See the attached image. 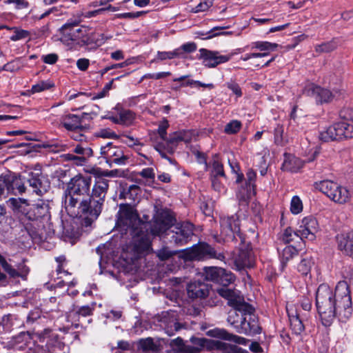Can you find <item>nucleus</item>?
Masks as SVG:
<instances>
[{
    "label": "nucleus",
    "instance_id": "1",
    "mask_svg": "<svg viewBox=\"0 0 353 353\" xmlns=\"http://www.w3.org/2000/svg\"><path fill=\"white\" fill-rule=\"evenodd\" d=\"M316 305L325 325H329L336 315L342 320L348 319L352 312L350 287L345 281H339L334 292L326 284L319 286Z\"/></svg>",
    "mask_w": 353,
    "mask_h": 353
},
{
    "label": "nucleus",
    "instance_id": "2",
    "mask_svg": "<svg viewBox=\"0 0 353 353\" xmlns=\"http://www.w3.org/2000/svg\"><path fill=\"white\" fill-rule=\"evenodd\" d=\"M117 225L132 236V250L137 254L148 253L151 250L149 224L142 222L136 210L128 204H121L117 213Z\"/></svg>",
    "mask_w": 353,
    "mask_h": 353
},
{
    "label": "nucleus",
    "instance_id": "3",
    "mask_svg": "<svg viewBox=\"0 0 353 353\" xmlns=\"http://www.w3.org/2000/svg\"><path fill=\"white\" fill-rule=\"evenodd\" d=\"M92 179L78 174L67 184L63 204L67 213L72 217L85 216L89 210L90 189Z\"/></svg>",
    "mask_w": 353,
    "mask_h": 353
},
{
    "label": "nucleus",
    "instance_id": "4",
    "mask_svg": "<svg viewBox=\"0 0 353 353\" xmlns=\"http://www.w3.org/2000/svg\"><path fill=\"white\" fill-rule=\"evenodd\" d=\"M80 18L70 19L60 29V41L69 50H76L79 47L94 42V33L86 26H79Z\"/></svg>",
    "mask_w": 353,
    "mask_h": 353
},
{
    "label": "nucleus",
    "instance_id": "5",
    "mask_svg": "<svg viewBox=\"0 0 353 353\" xmlns=\"http://www.w3.org/2000/svg\"><path fill=\"white\" fill-rule=\"evenodd\" d=\"M314 188L325 194L330 200L339 203L345 204L351 199L350 191L336 182L330 180H324L316 182Z\"/></svg>",
    "mask_w": 353,
    "mask_h": 353
},
{
    "label": "nucleus",
    "instance_id": "6",
    "mask_svg": "<svg viewBox=\"0 0 353 353\" xmlns=\"http://www.w3.org/2000/svg\"><path fill=\"white\" fill-rule=\"evenodd\" d=\"M108 181L103 178H99L94 183L90 200L88 201L89 210L86 216L97 218L102 210L105 198L108 190Z\"/></svg>",
    "mask_w": 353,
    "mask_h": 353
},
{
    "label": "nucleus",
    "instance_id": "7",
    "mask_svg": "<svg viewBox=\"0 0 353 353\" xmlns=\"http://www.w3.org/2000/svg\"><path fill=\"white\" fill-rule=\"evenodd\" d=\"M353 138V125L346 121L336 122L320 133V139L325 142Z\"/></svg>",
    "mask_w": 353,
    "mask_h": 353
},
{
    "label": "nucleus",
    "instance_id": "8",
    "mask_svg": "<svg viewBox=\"0 0 353 353\" xmlns=\"http://www.w3.org/2000/svg\"><path fill=\"white\" fill-rule=\"evenodd\" d=\"M181 256L185 261L203 260L206 259H217L223 260L224 256L221 253H216L210 245L203 243L191 248L183 250Z\"/></svg>",
    "mask_w": 353,
    "mask_h": 353
},
{
    "label": "nucleus",
    "instance_id": "9",
    "mask_svg": "<svg viewBox=\"0 0 353 353\" xmlns=\"http://www.w3.org/2000/svg\"><path fill=\"white\" fill-rule=\"evenodd\" d=\"M37 337L39 341L34 345L35 353H54L56 347L60 346L57 335L50 329H46L37 334Z\"/></svg>",
    "mask_w": 353,
    "mask_h": 353
},
{
    "label": "nucleus",
    "instance_id": "10",
    "mask_svg": "<svg viewBox=\"0 0 353 353\" xmlns=\"http://www.w3.org/2000/svg\"><path fill=\"white\" fill-rule=\"evenodd\" d=\"M101 154L110 166H112V163L118 165H125L129 159L128 154H125L121 148L113 145L112 143H108L101 148Z\"/></svg>",
    "mask_w": 353,
    "mask_h": 353
},
{
    "label": "nucleus",
    "instance_id": "11",
    "mask_svg": "<svg viewBox=\"0 0 353 353\" xmlns=\"http://www.w3.org/2000/svg\"><path fill=\"white\" fill-rule=\"evenodd\" d=\"M218 294L228 301V305L239 312H251L252 307L245 302L244 299L237 290L221 287L216 290Z\"/></svg>",
    "mask_w": 353,
    "mask_h": 353
},
{
    "label": "nucleus",
    "instance_id": "12",
    "mask_svg": "<svg viewBox=\"0 0 353 353\" xmlns=\"http://www.w3.org/2000/svg\"><path fill=\"white\" fill-rule=\"evenodd\" d=\"M236 269L241 270L252 268L255 265V256L249 243H242L233 256Z\"/></svg>",
    "mask_w": 353,
    "mask_h": 353
},
{
    "label": "nucleus",
    "instance_id": "13",
    "mask_svg": "<svg viewBox=\"0 0 353 353\" xmlns=\"http://www.w3.org/2000/svg\"><path fill=\"white\" fill-rule=\"evenodd\" d=\"M319 230L317 220L312 216L304 217L299 223L297 235L301 239H307L309 241H314L316 239V234Z\"/></svg>",
    "mask_w": 353,
    "mask_h": 353
},
{
    "label": "nucleus",
    "instance_id": "14",
    "mask_svg": "<svg viewBox=\"0 0 353 353\" xmlns=\"http://www.w3.org/2000/svg\"><path fill=\"white\" fill-rule=\"evenodd\" d=\"M239 232L240 226L236 216L221 218V236L223 241H232L235 238V234H239Z\"/></svg>",
    "mask_w": 353,
    "mask_h": 353
},
{
    "label": "nucleus",
    "instance_id": "15",
    "mask_svg": "<svg viewBox=\"0 0 353 353\" xmlns=\"http://www.w3.org/2000/svg\"><path fill=\"white\" fill-rule=\"evenodd\" d=\"M203 65L208 68H215L219 64L228 62L231 55H222L218 51L202 48L199 50Z\"/></svg>",
    "mask_w": 353,
    "mask_h": 353
},
{
    "label": "nucleus",
    "instance_id": "16",
    "mask_svg": "<svg viewBox=\"0 0 353 353\" xmlns=\"http://www.w3.org/2000/svg\"><path fill=\"white\" fill-rule=\"evenodd\" d=\"M172 239L176 245H184L193 234V225L190 223H179L172 231Z\"/></svg>",
    "mask_w": 353,
    "mask_h": 353
},
{
    "label": "nucleus",
    "instance_id": "17",
    "mask_svg": "<svg viewBox=\"0 0 353 353\" xmlns=\"http://www.w3.org/2000/svg\"><path fill=\"white\" fill-rule=\"evenodd\" d=\"M173 218L167 212L159 214L153 224L150 226V232L153 235H160L166 232L173 224Z\"/></svg>",
    "mask_w": 353,
    "mask_h": 353
},
{
    "label": "nucleus",
    "instance_id": "18",
    "mask_svg": "<svg viewBox=\"0 0 353 353\" xmlns=\"http://www.w3.org/2000/svg\"><path fill=\"white\" fill-rule=\"evenodd\" d=\"M5 182L6 193L14 195L21 194L26 192V187L21 179L14 174H6L2 175Z\"/></svg>",
    "mask_w": 353,
    "mask_h": 353
},
{
    "label": "nucleus",
    "instance_id": "19",
    "mask_svg": "<svg viewBox=\"0 0 353 353\" xmlns=\"http://www.w3.org/2000/svg\"><path fill=\"white\" fill-rule=\"evenodd\" d=\"M245 314L242 323L238 325L236 332L240 334H259L261 332V327H259L256 317L252 315V312H243Z\"/></svg>",
    "mask_w": 353,
    "mask_h": 353
},
{
    "label": "nucleus",
    "instance_id": "20",
    "mask_svg": "<svg viewBox=\"0 0 353 353\" xmlns=\"http://www.w3.org/2000/svg\"><path fill=\"white\" fill-rule=\"evenodd\" d=\"M339 249L345 255L353 257V232H348L337 235Z\"/></svg>",
    "mask_w": 353,
    "mask_h": 353
},
{
    "label": "nucleus",
    "instance_id": "21",
    "mask_svg": "<svg viewBox=\"0 0 353 353\" xmlns=\"http://www.w3.org/2000/svg\"><path fill=\"white\" fill-rule=\"evenodd\" d=\"M306 92L308 95L314 97L318 103L329 102L334 96V94L329 90L314 85H310L306 90Z\"/></svg>",
    "mask_w": 353,
    "mask_h": 353
},
{
    "label": "nucleus",
    "instance_id": "22",
    "mask_svg": "<svg viewBox=\"0 0 353 353\" xmlns=\"http://www.w3.org/2000/svg\"><path fill=\"white\" fill-rule=\"evenodd\" d=\"M208 334L215 338L231 341L239 344L247 345L250 341L244 337L228 333L225 330L215 328L208 332Z\"/></svg>",
    "mask_w": 353,
    "mask_h": 353
},
{
    "label": "nucleus",
    "instance_id": "23",
    "mask_svg": "<svg viewBox=\"0 0 353 353\" xmlns=\"http://www.w3.org/2000/svg\"><path fill=\"white\" fill-rule=\"evenodd\" d=\"M8 205L14 214H21L27 219L30 205L26 199L21 198H10L7 201Z\"/></svg>",
    "mask_w": 353,
    "mask_h": 353
},
{
    "label": "nucleus",
    "instance_id": "24",
    "mask_svg": "<svg viewBox=\"0 0 353 353\" xmlns=\"http://www.w3.org/2000/svg\"><path fill=\"white\" fill-rule=\"evenodd\" d=\"M189 297L192 299L204 298L208 295L209 288L207 284L203 282H192L187 287Z\"/></svg>",
    "mask_w": 353,
    "mask_h": 353
},
{
    "label": "nucleus",
    "instance_id": "25",
    "mask_svg": "<svg viewBox=\"0 0 353 353\" xmlns=\"http://www.w3.org/2000/svg\"><path fill=\"white\" fill-rule=\"evenodd\" d=\"M303 166V162L293 154L285 153L282 169L284 171L296 172Z\"/></svg>",
    "mask_w": 353,
    "mask_h": 353
},
{
    "label": "nucleus",
    "instance_id": "26",
    "mask_svg": "<svg viewBox=\"0 0 353 353\" xmlns=\"http://www.w3.org/2000/svg\"><path fill=\"white\" fill-rule=\"evenodd\" d=\"M194 343L195 344L199 345L200 347L206 348L209 350H217L228 352L229 349L228 344L219 341L218 340L206 339L201 338L196 339Z\"/></svg>",
    "mask_w": 353,
    "mask_h": 353
},
{
    "label": "nucleus",
    "instance_id": "27",
    "mask_svg": "<svg viewBox=\"0 0 353 353\" xmlns=\"http://www.w3.org/2000/svg\"><path fill=\"white\" fill-rule=\"evenodd\" d=\"M61 125L70 131L82 130L81 119L76 114H68L63 117L61 119Z\"/></svg>",
    "mask_w": 353,
    "mask_h": 353
},
{
    "label": "nucleus",
    "instance_id": "28",
    "mask_svg": "<svg viewBox=\"0 0 353 353\" xmlns=\"http://www.w3.org/2000/svg\"><path fill=\"white\" fill-rule=\"evenodd\" d=\"M49 214L48 206L44 203L30 205L27 219L37 220L39 218L48 216Z\"/></svg>",
    "mask_w": 353,
    "mask_h": 353
},
{
    "label": "nucleus",
    "instance_id": "29",
    "mask_svg": "<svg viewBox=\"0 0 353 353\" xmlns=\"http://www.w3.org/2000/svg\"><path fill=\"white\" fill-rule=\"evenodd\" d=\"M170 345L172 350L176 353H197L199 351L196 347L185 345L180 337L172 340Z\"/></svg>",
    "mask_w": 353,
    "mask_h": 353
},
{
    "label": "nucleus",
    "instance_id": "30",
    "mask_svg": "<svg viewBox=\"0 0 353 353\" xmlns=\"http://www.w3.org/2000/svg\"><path fill=\"white\" fill-rule=\"evenodd\" d=\"M168 316H170V319L168 320L166 316L163 317V323H165V332L169 335H173L176 331L180 329V325L179 323L176 322V314L172 312L170 313H168Z\"/></svg>",
    "mask_w": 353,
    "mask_h": 353
},
{
    "label": "nucleus",
    "instance_id": "31",
    "mask_svg": "<svg viewBox=\"0 0 353 353\" xmlns=\"http://www.w3.org/2000/svg\"><path fill=\"white\" fill-rule=\"evenodd\" d=\"M32 339V338L28 332H21L12 339V345L16 349L21 350L29 347Z\"/></svg>",
    "mask_w": 353,
    "mask_h": 353
},
{
    "label": "nucleus",
    "instance_id": "32",
    "mask_svg": "<svg viewBox=\"0 0 353 353\" xmlns=\"http://www.w3.org/2000/svg\"><path fill=\"white\" fill-rule=\"evenodd\" d=\"M246 177L248 181L246 192L243 193L242 195H241V192L238 194V196L239 197V199L241 201H246L250 197L252 190H253L254 188L256 172L252 169H250L246 173Z\"/></svg>",
    "mask_w": 353,
    "mask_h": 353
},
{
    "label": "nucleus",
    "instance_id": "33",
    "mask_svg": "<svg viewBox=\"0 0 353 353\" xmlns=\"http://www.w3.org/2000/svg\"><path fill=\"white\" fill-rule=\"evenodd\" d=\"M140 192V188L137 185H131L128 188L123 189L121 192L120 196L134 202Z\"/></svg>",
    "mask_w": 353,
    "mask_h": 353
},
{
    "label": "nucleus",
    "instance_id": "34",
    "mask_svg": "<svg viewBox=\"0 0 353 353\" xmlns=\"http://www.w3.org/2000/svg\"><path fill=\"white\" fill-rule=\"evenodd\" d=\"M245 314L244 312H241L238 310L235 309L229 312L228 317V322L232 325L236 330L238 325L242 323L243 318Z\"/></svg>",
    "mask_w": 353,
    "mask_h": 353
},
{
    "label": "nucleus",
    "instance_id": "35",
    "mask_svg": "<svg viewBox=\"0 0 353 353\" xmlns=\"http://www.w3.org/2000/svg\"><path fill=\"white\" fill-rule=\"evenodd\" d=\"M298 255V250L292 245L286 246L282 251L281 261L282 268H284L287 263L294 256Z\"/></svg>",
    "mask_w": 353,
    "mask_h": 353
},
{
    "label": "nucleus",
    "instance_id": "36",
    "mask_svg": "<svg viewBox=\"0 0 353 353\" xmlns=\"http://www.w3.org/2000/svg\"><path fill=\"white\" fill-rule=\"evenodd\" d=\"M274 143L277 145L280 146H283L288 142L287 137L284 135V129L283 125L277 124L274 130Z\"/></svg>",
    "mask_w": 353,
    "mask_h": 353
},
{
    "label": "nucleus",
    "instance_id": "37",
    "mask_svg": "<svg viewBox=\"0 0 353 353\" xmlns=\"http://www.w3.org/2000/svg\"><path fill=\"white\" fill-rule=\"evenodd\" d=\"M205 277L206 280L217 283L218 279L224 272V269L215 267L205 268Z\"/></svg>",
    "mask_w": 353,
    "mask_h": 353
},
{
    "label": "nucleus",
    "instance_id": "38",
    "mask_svg": "<svg viewBox=\"0 0 353 353\" xmlns=\"http://www.w3.org/2000/svg\"><path fill=\"white\" fill-rule=\"evenodd\" d=\"M338 46V43L335 39L323 43L315 46L316 52L319 53H327L334 50Z\"/></svg>",
    "mask_w": 353,
    "mask_h": 353
},
{
    "label": "nucleus",
    "instance_id": "39",
    "mask_svg": "<svg viewBox=\"0 0 353 353\" xmlns=\"http://www.w3.org/2000/svg\"><path fill=\"white\" fill-rule=\"evenodd\" d=\"M290 328L296 334L299 335L304 331V325L301 319L297 316L290 317Z\"/></svg>",
    "mask_w": 353,
    "mask_h": 353
},
{
    "label": "nucleus",
    "instance_id": "40",
    "mask_svg": "<svg viewBox=\"0 0 353 353\" xmlns=\"http://www.w3.org/2000/svg\"><path fill=\"white\" fill-rule=\"evenodd\" d=\"M276 43L268 41H256L252 43V49H257L261 51H272L277 48Z\"/></svg>",
    "mask_w": 353,
    "mask_h": 353
},
{
    "label": "nucleus",
    "instance_id": "41",
    "mask_svg": "<svg viewBox=\"0 0 353 353\" xmlns=\"http://www.w3.org/2000/svg\"><path fill=\"white\" fill-rule=\"evenodd\" d=\"M28 181L30 186L33 188V192L37 194L42 195L47 191L46 188L42 185L41 180L39 178L32 177L28 180Z\"/></svg>",
    "mask_w": 353,
    "mask_h": 353
},
{
    "label": "nucleus",
    "instance_id": "42",
    "mask_svg": "<svg viewBox=\"0 0 353 353\" xmlns=\"http://www.w3.org/2000/svg\"><path fill=\"white\" fill-rule=\"evenodd\" d=\"M121 124L124 125H131L134 120V113L128 110H123L121 111L119 114Z\"/></svg>",
    "mask_w": 353,
    "mask_h": 353
},
{
    "label": "nucleus",
    "instance_id": "43",
    "mask_svg": "<svg viewBox=\"0 0 353 353\" xmlns=\"http://www.w3.org/2000/svg\"><path fill=\"white\" fill-rule=\"evenodd\" d=\"M54 86V84L50 81H41L33 85L30 90L31 94L40 92L48 90Z\"/></svg>",
    "mask_w": 353,
    "mask_h": 353
},
{
    "label": "nucleus",
    "instance_id": "44",
    "mask_svg": "<svg viewBox=\"0 0 353 353\" xmlns=\"http://www.w3.org/2000/svg\"><path fill=\"white\" fill-rule=\"evenodd\" d=\"M241 121L232 120L225 125L224 132L228 134H236L241 130Z\"/></svg>",
    "mask_w": 353,
    "mask_h": 353
},
{
    "label": "nucleus",
    "instance_id": "45",
    "mask_svg": "<svg viewBox=\"0 0 353 353\" xmlns=\"http://www.w3.org/2000/svg\"><path fill=\"white\" fill-rule=\"evenodd\" d=\"M234 275L230 272H227L225 270H224V272L220 275L217 283L222 285L223 287L226 288V285L234 282Z\"/></svg>",
    "mask_w": 353,
    "mask_h": 353
},
{
    "label": "nucleus",
    "instance_id": "46",
    "mask_svg": "<svg viewBox=\"0 0 353 353\" xmlns=\"http://www.w3.org/2000/svg\"><path fill=\"white\" fill-rule=\"evenodd\" d=\"M0 264L1 265L3 270L11 276L13 278L21 276V274L13 268L10 264L7 263L6 259L0 256Z\"/></svg>",
    "mask_w": 353,
    "mask_h": 353
},
{
    "label": "nucleus",
    "instance_id": "47",
    "mask_svg": "<svg viewBox=\"0 0 353 353\" xmlns=\"http://www.w3.org/2000/svg\"><path fill=\"white\" fill-rule=\"evenodd\" d=\"M313 262L310 259H303L298 265L297 269L303 275H307L310 272Z\"/></svg>",
    "mask_w": 353,
    "mask_h": 353
},
{
    "label": "nucleus",
    "instance_id": "48",
    "mask_svg": "<svg viewBox=\"0 0 353 353\" xmlns=\"http://www.w3.org/2000/svg\"><path fill=\"white\" fill-rule=\"evenodd\" d=\"M303 203L300 198L297 196L292 197L290 203V211L294 214H297L302 212Z\"/></svg>",
    "mask_w": 353,
    "mask_h": 353
},
{
    "label": "nucleus",
    "instance_id": "49",
    "mask_svg": "<svg viewBox=\"0 0 353 353\" xmlns=\"http://www.w3.org/2000/svg\"><path fill=\"white\" fill-rule=\"evenodd\" d=\"M214 177H225L223 165L218 160H214L212 164V178Z\"/></svg>",
    "mask_w": 353,
    "mask_h": 353
},
{
    "label": "nucleus",
    "instance_id": "50",
    "mask_svg": "<svg viewBox=\"0 0 353 353\" xmlns=\"http://www.w3.org/2000/svg\"><path fill=\"white\" fill-rule=\"evenodd\" d=\"M10 30H14V34L10 37V39L13 41L26 39L30 35L29 32L25 30L17 28H10Z\"/></svg>",
    "mask_w": 353,
    "mask_h": 353
},
{
    "label": "nucleus",
    "instance_id": "51",
    "mask_svg": "<svg viewBox=\"0 0 353 353\" xmlns=\"http://www.w3.org/2000/svg\"><path fill=\"white\" fill-rule=\"evenodd\" d=\"M74 152L79 154L80 157H85L86 161L93 154L92 150L90 148H83L81 145H77L74 148Z\"/></svg>",
    "mask_w": 353,
    "mask_h": 353
},
{
    "label": "nucleus",
    "instance_id": "52",
    "mask_svg": "<svg viewBox=\"0 0 353 353\" xmlns=\"http://www.w3.org/2000/svg\"><path fill=\"white\" fill-rule=\"evenodd\" d=\"M95 304L93 303L91 305H84L79 307H77L76 310V314L80 316H88L92 314V312L94 310Z\"/></svg>",
    "mask_w": 353,
    "mask_h": 353
},
{
    "label": "nucleus",
    "instance_id": "53",
    "mask_svg": "<svg viewBox=\"0 0 353 353\" xmlns=\"http://www.w3.org/2000/svg\"><path fill=\"white\" fill-rule=\"evenodd\" d=\"M214 0H205L199 3L195 8H192L191 11L194 13L199 12H204L208 10L213 5Z\"/></svg>",
    "mask_w": 353,
    "mask_h": 353
},
{
    "label": "nucleus",
    "instance_id": "54",
    "mask_svg": "<svg viewBox=\"0 0 353 353\" xmlns=\"http://www.w3.org/2000/svg\"><path fill=\"white\" fill-rule=\"evenodd\" d=\"M180 54L181 50L176 49L172 52H159L157 54V57L161 60H165L167 59H171L179 56Z\"/></svg>",
    "mask_w": 353,
    "mask_h": 353
},
{
    "label": "nucleus",
    "instance_id": "55",
    "mask_svg": "<svg viewBox=\"0 0 353 353\" xmlns=\"http://www.w3.org/2000/svg\"><path fill=\"white\" fill-rule=\"evenodd\" d=\"M294 236H299L297 235V231L294 232L291 228H288L284 230L282 236V240L286 243H289L294 240Z\"/></svg>",
    "mask_w": 353,
    "mask_h": 353
},
{
    "label": "nucleus",
    "instance_id": "56",
    "mask_svg": "<svg viewBox=\"0 0 353 353\" xmlns=\"http://www.w3.org/2000/svg\"><path fill=\"white\" fill-rule=\"evenodd\" d=\"M174 254V252L170 250L168 248H163L157 252V256L161 261H165L170 259Z\"/></svg>",
    "mask_w": 353,
    "mask_h": 353
},
{
    "label": "nucleus",
    "instance_id": "57",
    "mask_svg": "<svg viewBox=\"0 0 353 353\" xmlns=\"http://www.w3.org/2000/svg\"><path fill=\"white\" fill-rule=\"evenodd\" d=\"M164 141H165L168 145H176L179 141H181L180 131L174 132L170 134L168 137L165 138V140H164Z\"/></svg>",
    "mask_w": 353,
    "mask_h": 353
},
{
    "label": "nucleus",
    "instance_id": "58",
    "mask_svg": "<svg viewBox=\"0 0 353 353\" xmlns=\"http://www.w3.org/2000/svg\"><path fill=\"white\" fill-rule=\"evenodd\" d=\"M97 137L103 139H117L118 136L110 129H101L97 132Z\"/></svg>",
    "mask_w": 353,
    "mask_h": 353
},
{
    "label": "nucleus",
    "instance_id": "59",
    "mask_svg": "<svg viewBox=\"0 0 353 353\" xmlns=\"http://www.w3.org/2000/svg\"><path fill=\"white\" fill-rule=\"evenodd\" d=\"M20 67V61L17 59L5 64L3 67V70L6 71L14 72L18 70Z\"/></svg>",
    "mask_w": 353,
    "mask_h": 353
},
{
    "label": "nucleus",
    "instance_id": "60",
    "mask_svg": "<svg viewBox=\"0 0 353 353\" xmlns=\"http://www.w3.org/2000/svg\"><path fill=\"white\" fill-rule=\"evenodd\" d=\"M66 159L73 161L77 165H83L87 162L85 157L72 154H68L66 155Z\"/></svg>",
    "mask_w": 353,
    "mask_h": 353
},
{
    "label": "nucleus",
    "instance_id": "61",
    "mask_svg": "<svg viewBox=\"0 0 353 353\" xmlns=\"http://www.w3.org/2000/svg\"><path fill=\"white\" fill-rule=\"evenodd\" d=\"M139 176L146 179L154 180L155 178V172L152 168H146L139 172Z\"/></svg>",
    "mask_w": 353,
    "mask_h": 353
},
{
    "label": "nucleus",
    "instance_id": "62",
    "mask_svg": "<svg viewBox=\"0 0 353 353\" xmlns=\"http://www.w3.org/2000/svg\"><path fill=\"white\" fill-rule=\"evenodd\" d=\"M221 177L212 178V185L214 190L219 192H224L225 187L221 180Z\"/></svg>",
    "mask_w": 353,
    "mask_h": 353
},
{
    "label": "nucleus",
    "instance_id": "63",
    "mask_svg": "<svg viewBox=\"0 0 353 353\" xmlns=\"http://www.w3.org/2000/svg\"><path fill=\"white\" fill-rule=\"evenodd\" d=\"M169 127V123L167 120H163L159 125L158 128V134H159L161 139L162 140H165L166 137V130Z\"/></svg>",
    "mask_w": 353,
    "mask_h": 353
},
{
    "label": "nucleus",
    "instance_id": "64",
    "mask_svg": "<svg viewBox=\"0 0 353 353\" xmlns=\"http://www.w3.org/2000/svg\"><path fill=\"white\" fill-rule=\"evenodd\" d=\"M227 87L232 91V92L237 97H240L242 96V91L238 83H236L234 81H230L226 83Z\"/></svg>",
    "mask_w": 353,
    "mask_h": 353
}]
</instances>
